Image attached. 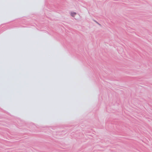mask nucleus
Returning <instances> with one entry per match:
<instances>
[{"instance_id":"1","label":"nucleus","mask_w":152,"mask_h":152,"mask_svg":"<svg viewBox=\"0 0 152 152\" xmlns=\"http://www.w3.org/2000/svg\"><path fill=\"white\" fill-rule=\"evenodd\" d=\"M76 14V13L75 12H72L71 13V15L72 16L74 17L75 16Z\"/></svg>"}]
</instances>
